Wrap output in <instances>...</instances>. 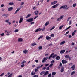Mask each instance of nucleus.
Here are the masks:
<instances>
[{
  "label": "nucleus",
  "instance_id": "obj_1",
  "mask_svg": "<svg viewBox=\"0 0 77 77\" xmlns=\"http://www.w3.org/2000/svg\"><path fill=\"white\" fill-rule=\"evenodd\" d=\"M48 59V57H44L43 59L42 60V63H44V62H46L47 60Z\"/></svg>",
  "mask_w": 77,
  "mask_h": 77
},
{
  "label": "nucleus",
  "instance_id": "obj_2",
  "mask_svg": "<svg viewBox=\"0 0 77 77\" xmlns=\"http://www.w3.org/2000/svg\"><path fill=\"white\" fill-rule=\"evenodd\" d=\"M67 8V5H64L62 6H61L60 8V9H66Z\"/></svg>",
  "mask_w": 77,
  "mask_h": 77
},
{
  "label": "nucleus",
  "instance_id": "obj_3",
  "mask_svg": "<svg viewBox=\"0 0 77 77\" xmlns=\"http://www.w3.org/2000/svg\"><path fill=\"white\" fill-rule=\"evenodd\" d=\"M27 22H32L33 21V18H29L26 20Z\"/></svg>",
  "mask_w": 77,
  "mask_h": 77
},
{
  "label": "nucleus",
  "instance_id": "obj_4",
  "mask_svg": "<svg viewBox=\"0 0 77 77\" xmlns=\"http://www.w3.org/2000/svg\"><path fill=\"white\" fill-rule=\"evenodd\" d=\"M62 62L63 64H65V63H66L68 62V61L66 60H62Z\"/></svg>",
  "mask_w": 77,
  "mask_h": 77
},
{
  "label": "nucleus",
  "instance_id": "obj_5",
  "mask_svg": "<svg viewBox=\"0 0 77 77\" xmlns=\"http://www.w3.org/2000/svg\"><path fill=\"white\" fill-rule=\"evenodd\" d=\"M48 72H49L48 71H46V72H45V73L44 74V75H43V77H45V75H47V74H48Z\"/></svg>",
  "mask_w": 77,
  "mask_h": 77
},
{
  "label": "nucleus",
  "instance_id": "obj_6",
  "mask_svg": "<svg viewBox=\"0 0 77 77\" xmlns=\"http://www.w3.org/2000/svg\"><path fill=\"white\" fill-rule=\"evenodd\" d=\"M13 9H14L13 7H9L8 9V12H9L10 11H12Z\"/></svg>",
  "mask_w": 77,
  "mask_h": 77
},
{
  "label": "nucleus",
  "instance_id": "obj_7",
  "mask_svg": "<svg viewBox=\"0 0 77 77\" xmlns=\"http://www.w3.org/2000/svg\"><path fill=\"white\" fill-rule=\"evenodd\" d=\"M65 51H66L65 50H62L60 51V53L61 54H62L63 53H65Z\"/></svg>",
  "mask_w": 77,
  "mask_h": 77
},
{
  "label": "nucleus",
  "instance_id": "obj_8",
  "mask_svg": "<svg viewBox=\"0 0 77 77\" xmlns=\"http://www.w3.org/2000/svg\"><path fill=\"white\" fill-rule=\"evenodd\" d=\"M58 5H59V4H57L55 5H54L52 6V7L53 8H56V7H57V6H58Z\"/></svg>",
  "mask_w": 77,
  "mask_h": 77
},
{
  "label": "nucleus",
  "instance_id": "obj_9",
  "mask_svg": "<svg viewBox=\"0 0 77 77\" xmlns=\"http://www.w3.org/2000/svg\"><path fill=\"white\" fill-rule=\"evenodd\" d=\"M75 65H74L72 66L71 67L72 69V70L73 71V70H74L75 69Z\"/></svg>",
  "mask_w": 77,
  "mask_h": 77
},
{
  "label": "nucleus",
  "instance_id": "obj_10",
  "mask_svg": "<svg viewBox=\"0 0 77 77\" xmlns=\"http://www.w3.org/2000/svg\"><path fill=\"white\" fill-rule=\"evenodd\" d=\"M41 30H42V29H41L39 28L38 29H36L35 31V32H40V31H41Z\"/></svg>",
  "mask_w": 77,
  "mask_h": 77
},
{
  "label": "nucleus",
  "instance_id": "obj_11",
  "mask_svg": "<svg viewBox=\"0 0 77 77\" xmlns=\"http://www.w3.org/2000/svg\"><path fill=\"white\" fill-rule=\"evenodd\" d=\"M20 8H18L17 9V10L16 11H15V13H14V14H17V12H18V11H20Z\"/></svg>",
  "mask_w": 77,
  "mask_h": 77
},
{
  "label": "nucleus",
  "instance_id": "obj_12",
  "mask_svg": "<svg viewBox=\"0 0 77 77\" xmlns=\"http://www.w3.org/2000/svg\"><path fill=\"white\" fill-rule=\"evenodd\" d=\"M23 18H20L19 22V23H21L23 22Z\"/></svg>",
  "mask_w": 77,
  "mask_h": 77
},
{
  "label": "nucleus",
  "instance_id": "obj_13",
  "mask_svg": "<svg viewBox=\"0 0 77 77\" xmlns=\"http://www.w3.org/2000/svg\"><path fill=\"white\" fill-rule=\"evenodd\" d=\"M27 52H28V50L26 49H25L23 51V53L25 54H26V53H27Z\"/></svg>",
  "mask_w": 77,
  "mask_h": 77
},
{
  "label": "nucleus",
  "instance_id": "obj_14",
  "mask_svg": "<svg viewBox=\"0 0 77 77\" xmlns=\"http://www.w3.org/2000/svg\"><path fill=\"white\" fill-rule=\"evenodd\" d=\"M34 13L35 15H38V14H39V11L37 10Z\"/></svg>",
  "mask_w": 77,
  "mask_h": 77
},
{
  "label": "nucleus",
  "instance_id": "obj_15",
  "mask_svg": "<svg viewBox=\"0 0 77 77\" xmlns=\"http://www.w3.org/2000/svg\"><path fill=\"white\" fill-rule=\"evenodd\" d=\"M46 38L47 40H50V39H51V37L48 36H47L46 37Z\"/></svg>",
  "mask_w": 77,
  "mask_h": 77
},
{
  "label": "nucleus",
  "instance_id": "obj_16",
  "mask_svg": "<svg viewBox=\"0 0 77 77\" xmlns=\"http://www.w3.org/2000/svg\"><path fill=\"white\" fill-rule=\"evenodd\" d=\"M54 55V53H53L51 54V55H50V56L49 57L48 59H51V57L53 56Z\"/></svg>",
  "mask_w": 77,
  "mask_h": 77
},
{
  "label": "nucleus",
  "instance_id": "obj_17",
  "mask_svg": "<svg viewBox=\"0 0 77 77\" xmlns=\"http://www.w3.org/2000/svg\"><path fill=\"white\" fill-rule=\"evenodd\" d=\"M76 31H77L76 30H74V31L72 33V36H73L74 35H75V34L76 33Z\"/></svg>",
  "mask_w": 77,
  "mask_h": 77
},
{
  "label": "nucleus",
  "instance_id": "obj_18",
  "mask_svg": "<svg viewBox=\"0 0 77 77\" xmlns=\"http://www.w3.org/2000/svg\"><path fill=\"white\" fill-rule=\"evenodd\" d=\"M62 68L61 69V70L60 71L61 72H63V71H64V67H62Z\"/></svg>",
  "mask_w": 77,
  "mask_h": 77
},
{
  "label": "nucleus",
  "instance_id": "obj_19",
  "mask_svg": "<svg viewBox=\"0 0 77 77\" xmlns=\"http://www.w3.org/2000/svg\"><path fill=\"white\" fill-rule=\"evenodd\" d=\"M50 23V22L49 21L47 22L46 23H45V26H47Z\"/></svg>",
  "mask_w": 77,
  "mask_h": 77
},
{
  "label": "nucleus",
  "instance_id": "obj_20",
  "mask_svg": "<svg viewBox=\"0 0 77 77\" xmlns=\"http://www.w3.org/2000/svg\"><path fill=\"white\" fill-rule=\"evenodd\" d=\"M30 16H31V14H29L27 15V16L25 18H29V17H30Z\"/></svg>",
  "mask_w": 77,
  "mask_h": 77
},
{
  "label": "nucleus",
  "instance_id": "obj_21",
  "mask_svg": "<svg viewBox=\"0 0 77 77\" xmlns=\"http://www.w3.org/2000/svg\"><path fill=\"white\" fill-rule=\"evenodd\" d=\"M55 59L56 60H59V59H60V57L59 56H57L56 57Z\"/></svg>",
  "mask_w": 77,
  "mask_h": 77
},
{
  "label": "nucleus",
  "instance_id": "obj_22",
  "mask_svg": "<svg viewBox=\"0 0 77 77\" xmlns=\"http://www.w3.org/2000/svg\"><path fill=\"white\" fill-rule=\"evenodd\" d=\"M65 43V41H63L60 43V45H63V44H64Z\"/></svg>",
  "mask_w": 77,
  "mask_h": 77
},
{
  "label": "nucleus",
  "instance_id": "obj_23",
  "mask_svg": "<svg viewBox=\"0 0 77 77\" xmlns=\"http://www.w3.org/2000/svg\"><path fill=\"white\" fill-rule=\"evenodd\" d=\"M35 74V72H34L32 71V72L31 75L33 76Z\"/></svg>",
  "mask_w": 77,
  "mask_h": 77
},
{
  "label": "nucleus",
  "instance_id": "obj_24",
  "mask_svg": "<svg viewBox=\"0 0 77 77\" xmlns=\"http://www.w3.org/2000/svg\"><path fill=\"white\" fill-rule=\"evenodd\" d=\"M18 42H21V41H23V39L21 38H19L18 39Z\"/></svg>",
  "mask_w": 77,
  "mask_h": 77
},
{
  "label": "nucleus",
  "instance_id": "obj_25",
  "mask_svg": "<svg viewBox=\"0 0 77 77\" xmlns=\"http://www.w3.org/2000/svg\"><path fill=\"white\" fill-rule=\"evenodd\" d=\"M2 17H5V18L7 17H8V14L6 15V14H4L2 15Z\"/></svg>",
  "mask_w": 77,
  "mask_h": 77
},
{
  "label": "nucleus",
  "instance_id": "obj_26",
  "mask_svg": "<svg viewBox=\"0 0 77 77\" xmlns=\"http://www.w3.org/2000/svg\"><path fill=\"white\" fill-rule=\"evenodd\" d=\"M45 73V71H42V72H41L40 73V75H42V74H44Z\"/></svg>",
  "mask_w": 77,
  "mask_h": 77
},
{
  "label": "nucleus",
  "instance_id": "obj_27",
  "mask_svg": "<svg viewBox=\"0 0 77 77\" xmlns=\"http://www.w3.org/2000/svg\"><path fill=\"white\" fill-rule=\"evenodd\" d=\"M36 45V43L34 42L31 44V46H34V45Z\"/></svg>",
  "mask_w": 77,
  "mask_h": 77
},
{
  "label": "nucleus",
  "instance_id": "obj_28",
  "mask_svg": "<svg viewBox=\"0 0 77 77\" xmlns=\"http://www.w3.org/2000/svg\"><path fill=\"white\" fill-rule=\"evenodd\" d=\"M8 5H14V3L13 2H10L8 3Z\"/></svg>",
  "mask_w": 77,
  "mask_h": 77
},
{
  "label": "nucleus",
  "instance_id": "obj_29",
  "mask_svg": "<svg viewBox=\"0 0 77 77\" xmlns=\"http://www.w3.org/2000/svg\"><path fill=\"white\" fill-rule=\"evenodd\" d=\"M71 27V26H69V27H68L65 30V31H66V30H68V29H70Z\"/></svg>",
  "mask_w": 77,
  "mask_h": 77
},
{
  "label": "nucleus",
  "instance_id": "obj_30",
  "mask_svg": "<svg viewBox=\"0 0 77 77\" xmlns=\"http://www.w3.org/2000/svg\"><path fill=\"white\" fill-rule=\"evenodd\" d=\"M62 27H63V25H62L60 27H59V29H60V30H62Z\"/></svg>",
  "mask_w": 77,
  "mask_h": 77
},
{
  "label": "nucleus",
  "instance_id": "obj_31",
  "mask_svg": "<svg viewBox=\"0 0 77 77\" xmlns=\"http://www.w3.org/2000/svg\"><path fill=\"white\" fill-rule=\"evenodd\" d=\"M56 72H53L52 73V75H56Z\"/></svg>",
  "mask_w": 77,
  "mask_h": 77
},
{
  "label": "nucleus",
  "instance_id": "obj_32",
  "mask_svg": "<svg viewBox=\"0 0 77 77\" xmlns=\"http://www.w3.org/2000/svg\"><path fill=\"white\" fill-rule=\"evenodd\" d=\"M42 37H43V36L42 35V36H40V37H39V38H38V41H39V39H41V38H42Z\"/></svg>",
  "mask_w": 77,
  "mask_h": 77
},
{
  "label": "nucleus",
  "instance_id": "obj_33",
  "mask_svg": "<svg viewBox=\"0 0 77 77\" xmlns=\"http://www.w3.org/2000/svg\"><path fill=\"white\" fill-rule=\"evenodd\" d=\"M53 64H50L49 66L50 68H51L52 67H53Z\"/></svg>",
  "mask_w": 77,
  "mask_h": 77
},
{
  "label": "nucleus",
  "instance_id": "obj_34",
  "mask_svg": "<svg viewBox=\"0 0 77 77\" xmlns=\"http://www.w3.org/2000/svg\"><path fill=\"white\" fill-rule=\"evenodd\" d=\"M65 58L66 59H68L69 58V55H67L65 56Z\"/></svg>",
  "mask_w": 77,
  "mask_h": 77
},
{
  "label": "nucleus",
  "instance_id": "obj_35",
  "mask_svg": "<svg viewBox=\"0 0 77 77\" xmlns=\"http://www.w3.org/2000/svg\"><path fill=\"white\" fill-rule=\"evenodd\" d=\"M74 74H75V71H73L71 73V75H72Z\"/></svg>",
  "mask_w": 77,
  "mask_h": 77
},
{
  "label": "nucleus",
  "instance_id": "obj_36",
  "mask_svg": "<svg viewBox=\"0 0 77 77\" xmlns=\"http://www.w3.org/2000/svg\"><path fill=\"white\" fill-rule=\"evenodd\" d=\"M56 56H57V55H54V56H53L52 58H53V59H54V58H55V57H56Z\"/></svg>",
  "mask_w": 77,
  "mask_h": 77
},
{
  "label": "nucleus",
  "instance_id": "obj_37",
  "mask_svg": "<svg viewBox=\"0 0 77 77\" xmlns=\"http://www.w3.org/2000/svg\"><path fill=\"white\" fill-rule=\"evenodd\" d=\"M12 74H13L12 73H11V74H10L9 75V76H8V77H12Z\"/></svg>",
  "mask_w": 77,
  "mask_h": 77
},
{
  "label": "nucleus",
  "instance_id": "obj_38",
  "mask_svg": "<svg viewBox=\"0 0 77 77\" xmlns=\"http://www.w3.org/2000/svg\"><path fill=\"white\" fill-rule=\"evenodd\" d=\"M55 62V61L54 60H53L51 62V64H53V63H54V62Z\"/></svg>",
  "mask_w": 77,
  "mask_h": 77
},
{
  "label": "nucleus",
  "instance_id": "obj_39",
  "mask_svg": "<svg viewBox=\"0 0 77 77\" xmlns=\"http://www.w3.org/2000/svg\"><path fill=\"white\" fill-rule=\"evenodd\" d=\"M54 28H55V26H53L52 28L51 29H50V31H51V30H52L54 29Z\"/></svg>",
  "mask_w": 77,
  "mask_h": 77
},
{
  "label": "nucleus",
  "instance_id": "obj_40",
  "mask_svg": "<svg viewBox=\"0 0 77 77\" xmlns=\"http://www.w3.org/2000/svg\"><path fill=\"white\" fill-rule=\"evenodd\" d=\"M38 49L39 50H41V49H42V46H40L38 47Z\"/></svg>",
  "mask_w": 77,
  "mask_h": 77
},
{
  "label": "nucleus",
  "instance_id": "obj_41",
  "mask_svg": "<svg viewBox=\"0 0 77 77\" xmlns=\"http://www.w3.org/2000/svg\"><path fill=\"white\" fill-rule=\"evenodd\" d=\"M76 3L72 5L73 7H75L76 6Z\"/></svg>",
  "mask_w": 77,
  "mask_h": 77
},
{
  "label": "nucleus",
  "instance_id": "obj_42",
  "mask_svg": "<svg viewBox=\"0 0 77 77\" xmlns=\"http://www.w3.org/2000/svg\"><path fill=\"white\" fill-rule=\"evenodd\" d=\"M50 36L51 37H54V34H51V35Z\"/></svg>",
  "mask_w": 77,
  "mask_h": 77
},
{
  "label": "nucleus",
  "instance_id": "obj_43",
  "mask_svg": "<svg viewBox=\"0 0 77 77\" xmlns=\"http://www.w3.org/2000/svg\"><path fill=\"white\" fill-rule=\"evenodd\" d=\"M71 18V17H69L68 19L67 20V21H69V20Z\"/></svg>",
  "mask_w": 77,
  "mask_h": 77
},
{
  "label": "nucleus",
  "instance_id": "obj_44",
  "mask_svg": "<svg viewBox=\"0 0 77 77\" xmlns=\"http://www.w3.org/2000/svg\"><path fill=\"white\" fill-rule=\"evenodd\" d=\"M9 22V19L6 20H5L6 23H8Z\"/></svg>",
  "mask_w": 77,
  "mask_h": 77
},
{
  "label": "nucleus",
  "instance_id": "obj_45",
  "mask_svg": "<svg viewBox=\"0 0 77 77\" xmlns=\"http://www.w3.org/2000/svg\"><path fill=\"white\" fill-rule=\"evenodd\" d=\"M46 69V66L44 67L42 69V70H45Z\"/></svg>",
  "mask_w": 77,
  "mask_h": 77
},
{
  "label": "nucleus",
  "instance_id": "obj_46",
  "mask_svg": "<svg viewBox=\"0 0 77 77\" xmlns=\"http://www.w3.org/2000/svg\"><path fill=\"white\" fill-rule=\"evenodd\" d=\"M4 35H5V34H4V33H2L0 34V36H3Z\"/></svg>",
  "mask_w": 77,
  "mask_h": 77
},
{
  "label": "nucleus",
  "instance_id": "obj_47",
  "mask_svg": "<svg viewBox=\"0 0 77 77\" xmlns=\"http://www.w3.org/2000/svg\"><path fill=\"white\" fill-rule=\"evenodd\" d=\"M24 66H25V65L24 64H23L21 65V68H23V67H24Z\"/></svg>",
  "mask_w": 77,
  "mask_h": 77
},
{
  "label": "nucleus",
  "instance_id": "obj_48",
  "mask_svg": "<svg viewBox=\"0 0 77 77\" xmlns=\"http://www.w3.org/2000/svg\"><path fill=\"white\" fill-rule=\"evenodd\" d=\"M26 63V61H23L21 63V64H24Z\"/></svg>",
  "mask_w": 77,
  "mask_h": 77
},
{
  "label": "nucleus",
  "instance_id": "obj_49",
  "mask_svg": "<svg viewBox=\"0 0 77 77\" xmlns=\"http://www.w3.org/2000/svg\"><path fill=\"white\" fill-rule=\"evenodd\" d=\"M18 32V29H17L15 30V31H14V32L16 33V32Z\"/></svg>",
  "mask_w": 77,
  "mask_h": 77
},
{
  "label": "nucleus",
  "instance_id": "obj_50",
  "mask_svg": "<svg viewBox=\"0 0 77 77\" xmlns=\"http://www.w3.org/2000/svg\"><path fill=\"white\" fill-rule=\"evenodd\" d=\"M46 70H50V67H48L46 69Z\"/></svg>",
  "mask_w": 77,
  "mask_h": 77
},
{
  "label": "nucleus",
  "instance_id": "obj_51",
  "mask_svg": "<svg viewBox=\"0 0 77 77\" xmlns=\"http://www.w3.org/2000/svg\"><path fill=\"white\" fill-rule=\"evenodd\" d=\"M63 16H61L60 17V18H60V20H62V19L63 18Z\"/></svg>",
  "mask_w": 77,
  "mask_h": 77
},
{
  "label": "nucleus",
  "instance_id": "obj_52",
  "mask_svg": "<svg viewBox=\"0 0 77 77\" xmlns=\"http://www.w3.org/2000/svg\"><path fill=\"white\" fill-rule=\"evenodd\" d=\"M4 73H2L1 75H0V77H2V76L4 75Z\"/></svg>",
  "mask_w": 77,
  "mask_h": 77
},
{
  "label": "nucleus",
  "instance_id": "obj_53",
  "mask_svg": "<svg viewBox=\"0 0 77 77\" xmlns=\"http://www.w3.org/2000/svg\"><path fill=\"white\" fill-rule=\"evenodd\" d=\"M51 73H50L48 75V77H51Z\"/></svg>",
  "mask_w": 77,
  "mask_h": 77
},
{
  "label": "nucleus",
  "instance_id": "obj_54",
  "mask_svg": "<svg viewBox=\"0 0 77 77\" xmlns=\"http://www.w3.org/2000/svg\"><path fill=\"white\" fill-rule=\"evenodd\" d=\"M45 66H49V64H45Z\"/></svg>",
  "mask_w": 77,
  "mask_h": 77
},
{
  "label": "nucleus",
  "instance_id": "obj_55",
  "mask_svg": "<svg viewBox=\"0 0 77 77\" xmlns=\"http://www.w3.org/2000/svg\"><path fill=\"white\" fill-rule=\"evenodd\" d=\"M32 77H38V75H35L33 76Z\"/></svg>",
  "mask_w": 77,
  "mask_h": 77
},
{
  "label": "nucleus",
  "instance_id": "obj_56",
  "mask_svg": "<svg viewBox=\"0 0 77 77\" xmlns=\"http://www.w3.org/2000/svg\"><path fill=\"white\" fill-rule=\"evenodd\" d=\"M60 21V18H58V19H57V21Z\"/></svg>",
  "mask_w": 77,
  "mask_h": 77
},
{
  "label": "nucleus",
  "instance_id": "obj_57",
  "mask_svg": "<svg viewBox=\"0 0 77 77\" xmlns=\"http://www.w3.org/2000/svg\"><path fill=\"white\" fill-rule=\"evenodd\" d=\"M54 4H56V3H57V1H55L53 2Z\"/></svg>",
  "mask_w": 77,
  "mask_h": 77
},
{
  "label": "nucleus",
  "instance_id": "obj_58",
  "mask_svg": "<svg viewBox=\"0 0 77 77\" xmlns=\"http://www.w3.org/2000/svg\"><path fill=\"white\" fill-rule=\"evenodd\" d=\"M59 65L61 67H62V63H60Z\"/></svg>",
  "mask_w": 77,
  "mask_h": 77
},
{
  "label": "nucleus",
  "instance_id": "obj_59",
  "mask_svg": "<svg viewBox=\"0 0 77 77\" xmlns=\"http://www.w3.org/2000/svg\"><path fill=\"white\" fill-rule=\"evenodd\" d=\"M38 71V69H35V72H37V71Z\"/></svg>",
  "mask_w": 77,
  "mask_h": 77
},
{
  "label": "nucleus",
  "instance_id": "obj_60",
  "mask_svg": "<svg viewBox=\"0 0 77 77\" xmlns=\"http://www.w3.org/2000/svg\"><path fill=\"white\" fill-rule=\"evenodd\" d=\"M69 31H67V32H66V33L64 34V35H66V34H68V33H69Z\"/></svg>",
  "mask_w": 77,
  "mask_h": 77
},
{
  "label": "nucleus",
  "instance_id": "obj_61",
  "mask_svg": "<svg viewBox=\"0 0 77 77\" xmlns=\"http://www.w3.org/2000/svg\"><path fill=\"white\" fill-rule=\"evenodd\" d=\"M71 20H70L69 22V25H71Z\"/></svg>",
  "mask_w": 77,
  "mask_h": 77
},
{
  "label": "nucleus",
  "instance_id": "obj_62",
  "mask_svg": "<svg viewBox=\"0 0 77 77\" xmlns=\"http://www.w3.org/2000/svg\"><path fill=\"white\" fill-rule=\"evenodd\" d=\"M2 11H5V8H2Z\"/></svg>",
  "mask_w": 77,
  "mask_h": 77
},
{
  "label": "nucleus",
  "instance_id": "obj_63",
  "mask_svg": "<svg viewBox=\"0 0 77 77\" xmlns=\"http://www.w3.org/2000/svg\"><path fill=\"white\" fill-rule=\"evenodd\" d=\"M4 6V4H2L1 5V7H3Z\"/></svg>",
  "mask_w": 77,
  "mask_h": 77
},
{
  "label": "nucleus",
  "instance_id": "obj_64",
  "mask_svg": "<svg viewBox=\"0 0 77 77\" xmlns=\"http://www.w3.org/2000/svg\"><path fill=\"white\" fill-rule=\"evenodd\" d=\"M54 2H51V5H54Z\"/></svg>",
  "mask_w": 77,
  "mask_h": 77
}]
</instances>
